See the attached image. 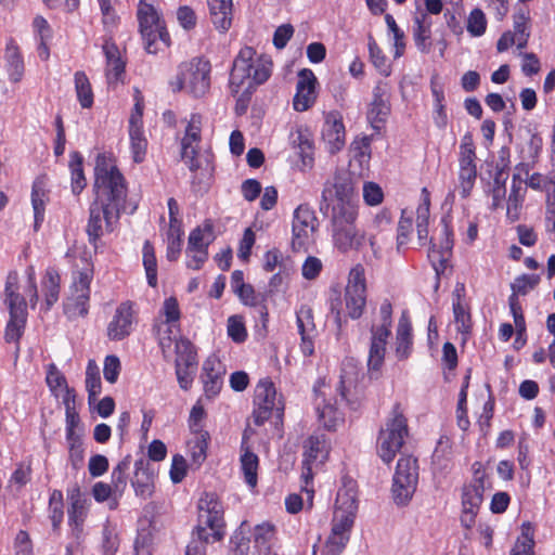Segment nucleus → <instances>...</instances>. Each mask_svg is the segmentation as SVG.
I'll return each mask as SVG.
<instances>
[{
	"label": "nucleus",
	"instance_id": "1",
	"mask_svg": "<svg viewBox=\"0 0 555 555\" xmlns=\"http://www.w3.org/2000/svg\"><path fill=\"white\" fill-rule=\"evenodd\" d=\"M197 508V526L185 555H206V545L220 541L224 535V508L218 495L205 492L198 500Z\"/></svg>",
	"mask_w": 555,
	"mask_h": 555
},
{
	"label": "nucleus",
	"instance_id": "2",
	"mask_svg": "<svg viewBox=\"0 0 555 555\" xmlns=\"http://www.w3.org/2000/svg\"><path fill=\"white\" fill-rule=\"evenodd\" d=\"M273 63L269 55L257 54L251 47H244L235 56L229 78L232 94H237L245 85L259 87L272 74Z\"/></svg>",
	"mask_w": 555,
	"mask_h": 555
},
{
	"label": "nucleus",
	"instance_id": "3",
	"mask_svg": "<svg viewBox=\"0 0 555 555\" xmlns=\"http://www.w3.org/2000/svg\"><path fill=\"white\" fill-rule=\"evenodd\" d=\"M94 202L117 210L125 208L127 184L119 169L105 154H99L94 167Z\"/></svg>",
	"mask_w": 555,
	"mask_h": 555
},
{
	"label": "nucleus",
	"instance_id": "4",
	"mask_svg": "<svg viewBox=\"0 0 555 555\" xmlns=\"http://www.w3.org/2000/svg\"><path fill=\"white\" fill-rule=\"evenodd\" d=\"M211 65L203 57H193L178 66L175 78L169 82L173 92L184 91L193 98H203L210 89Z\"/></svg>",
	"mask_w": 555,
	"mask_h": 555
},
{
	"label": "nucleus",
	"instance_id": "5",
	"mask_svg": "<svg viewBox=\"0 0 555 555\" xmlns=\"http://www.w3.org/2000/svg\"><path fill=\"white\" fill-rule=\"evenodd\" d=\"M408 435V421L403 415L400 403H396L377 438V454L385 464L392 462L403 447Z\"/></svg>",
	"mask_w": 555,
	"mask_h": 555
},
{
	"label": "nucleus",
	"instance_id": "6",
	"mask_svg": "<svg viewBox=\"0 0 555 555\" xmlns=\"http://www.w3.org/2000/svg\"><path fill=\"white\" fill-rule=\"evenodd\" d=\"M140 33L147 53L155 54L158 51V41L168 47L170 37L152 4L140 1L138 8Z\"/></svg>",
	"mask_w": 555,
	"mask_h": 555
},
{
	"label": "nucleus",
	"instance_id": "7",
	"mask_svg": "<svg viewBox=\"0 0 555 555\" xmlns=\"http://www.w3.org/2000/svg\"><path fill=\"white\" fill-rule=\"evenodd\" d=\"M417 482V460L412 456H401L397 463L391 489L396 504L406 505L416 490Z\"/></svg>",
	"mask_w": 555,
	"mask_h": 555
},
{
	"label": "nucleus",
	"instance_id": "8",
	"mask_svg": "<svg viewBox=\"0 0 555 555\" xmlns=\"http://www.w3.org/2000/svg\"><path fill=\"white\" fill-rule=\"evenodd\" d=\"M255 409L253 411V420L257 426L263 425L275 412L281 417L284 405L281 399L276 398V390L273 383L268 379H260L255 388L254 397Z\"/></svg>",
	"mask_w": 555,
	"mask_h": 555
},
{
	"label": "nucleus",
	"instance_id": "9",
	"mask_svg": "<svg viewBox=\"0 0 555 555\" xmlns=\"http://www.w3.org/2000/svg\"><path fill=\"white\" fill-rule=\"evenodd\" d=\"M345 306L347 315L352 320L363 314L366 306V281L362 264L354 266L349 272L345 288Z\"/></svg>",
	"mask_w": 555,
	"mask_h": 555
},
{
	"label": "nucleus",
	"instance_id": "10",
	"mask_svg": "<svg viewBox=\"0 0 555 555\" xmlns=\"http://www.w3.org/2000/svg\"><path fill=\"white\" fill-rule=\"evenodd\" d=\"M91 280L92 270L89 268L74 272L70 296L64 305V312L69 319L88 314Z\"/></svg>",
	"mask_w": 555,
	"mask_h": 555
},
{
	"label": "nucleus",
	"instance_id": "11",
	"mask_svg": "<svg viewBox=\"0 0 555 555\" xmlns=\"http://www.w3.org/2000/svg\"><path fill=\"white\" fill-rule=\"evenodd\" d=\"M120 218V210L92 202L89 208L87 234L89 243L98 248V242L104 232H113Z\"/></svg>",
	"mask_w": 555,
	"mask_h": 555
},
{
	"label": "nucleus",
	"instance_id": "12",
	"mask_svg": "<svg viewBox=\"0 0 555 555\" xmlns=\"http://www.w3.org/2000/svg\"><path fill=\"white\" fill-rule=\"evenodd\" d=\"M485 476L480 466L475 468L473 480L463 488L461 522L465 528H472L475 524L476 515L483 500Z\"/></svg>",
	"mask_w": 555,
	"mask_h": 555
},
{
	"label": "nucleus",
	"instance_id": "13",
	"mask_svg": "<svg viewBox=\"0 0 555 555\" xmlns=\"http://www.w3.org/2000/svg\"><path fill=\"white\" fill-rule=\"evenodd\" d=\"M314 211L307 205H299L294 211L292 247L295 251L307 250L313 242V234L318 228Z\"/></svg>",
	"mask_w": 555,
	"mask_h": 555
},
{
	"label": "nucleus",
	"instance_id": "14",
	"mask_svg": "<svg viewBox=\"0 0 555 555\" xmlns=\"http://www.w3.org/2000/svg\"><path fill=\"white\" fill-rule=\"evenodd\" d=\"M330 198L331 188L327 186L322 191L320 211L325 218L330 219L331 229L357 221L358 203H330Z\"/></svg>",
	"mask_w": 555,
	"mask_h": 555
},
{
	"label": "nucleus",
	"instance_id": "15",
	"mask_svg": "<svg viewBox=\"0 0 555 555\" xmlns=\"http://www.w3.org/2000/svg\"><path fill=\"white\" fill-rule=\"evenodd\" d=\"M67 500L69 502L67 509L68 526L73 530V534L79 538V534L83 531V524L89 513L91 500L77 483L67 489Z\"/></svg>",
	"mask_w": 555,
	"mask_h": 555
},
{
	"label": "nucleus",
	"instance_id": "16",
	"mask_svg": "<svg viewBox=\"0 0 555 555\" xmlns=\"http://www.w3.org/2000/svg\"><path fill=\"white\" fill-rule=\"evenodd\" d=\"M135 322L133 305L130 301L121 302L107 324L106 335L109 340L120 341L133 331Z\"/></svg>",
	"mask_w": 555,
	"mask_h": 555
},
{
	"label": "nucleus",
	"instance_id": "17",
	"mask_svg": "<svg viewBox=\"0 0 555 555\" xmlns=\"http://www.w3.org/2000/svg\"><path fill=\"white\" fill-rule=\"evenodd\" d=\"M302 477L308 483L312 479V464H322L328 455V446L325 435L313 434L304 442Z\"/></svg>",
	"mask_w": 555,
	"mask_h": 555
},
{
	"label": "nucleus",
	"instance_id": "18",
	"mask_svg": "<svg viewBox=\"0 0 555 555\" xmlns=\"http://www.w3.org/2000/svg\"><path fill=\"white\" fill-rule=\"evenodd\" d=\"M317 77L309 68H304L298 73L296 93L293 99L294 109L305 112L309 109L317 100Z\"/></svg>",
	"mask_w": 555,
	"mask_h": 555
},
{
	"label": "nucleus",
	"instance_id": "19",
	"mask_svg": "<svg viewBox=\"0 0 555 555\" xmlns=\"http://www.w3.org/2000/svg\"><path fill=\"white\" fill-rule=\"evenodd\" d=\"M390 114L389 91L387 83L379 82L373 89V100L367 112V119L375 130H379Z\"/></svg>",
	"mask_w": 555,
	"mask_h": 555
},
{
	"label": "nucleus",
	"instance_id": "20",
	"mask_svg": "<svg viewBox=\"0 0 555 555\" xmlns=\"http://www.w3.org/2000/svg\"><path fill=\"white\" fill-rule=\"evenodd\" d=\"M224 374L225 367L217 356L211 354L204 361L202 380L205 395L208 398H212L219 393L223 384Z\"/></svg>",
	"mask_w": 555,
	"mask_h": 555
},
{
	"label": "nucleus",
	"instance_id": "21",
	"mask_svg": "<svg viewBox=\"0 0 555 555\" xmlns=\"http://www.w3.org/2000/svg\"><path fill=\"white\" fill-rule=\"evenodd\" d=\"M334 246L341 253L359 250L365 241L366 234L357 228L356 222L332 229Z\"/></svg>",
	"mask_w": 555,
	"mask_h": 555
},
{
	"label": "nucleus",
	"instance_id": "22",
	"mask_svg": "<svg viewBox=\"0 0 555 555\" xmlns=\"http://www.w3.org/2000/svg\"><path fill=\"white\" fill-rule=\"evenodd\" d=\"M331 188L330 203H358L354 184L350 172L337 171L332 182H326L324 189Z\"/></svg>",
	"mask_w": 555,
	"mask_h": 555
},
{
	"label": "nucleus",
	"instance_id": "23",
	"mask_svg": "<svg viewBox=\"0 0 555 555\" xmlns=\"http://www.w3.org/2000/svg\"><path fill=\"white\" fill-rule=\"evenodd\" d=\"M390 334L386 330H375L373 325L371 328V344L367 357V370L373 376L377 373L384 364L387 339Z\"/></svg>",
	"mask_w": 555,
	"mask_h": 555
},
{
	"label": "nucleus",
	"instance_id": "24",
	"mask_svg": "<svg viewBox=\"0 0 555 555\" xmlns=\"http://www.w3.org/2000/svg\"><path fill=\"white\" fill-rule=\"evenodd\" d=\"M103 53L106 59L105 76L109 85L116 83L121 80L125 73V62L120 56V52L112 38H105L103 46Z\"/></svg>",
	"mask_w": 555,
	"mask_h": 555
},
{
	"label": "nucleus",
	"instance_id": "25",
	"mask_svg": "<svg viewBox=\"0 0 555 555\" xmlns=\"http://www.w3.org/2000/svg\"><path fill=\"white\" fill-rule=\"evenodd\" d=\"M149 462L140 459L134 463V474L131 479V486L138 496L147 499L154 492L153 474L150 472Z\"/></svg>",
	"mask_w": 555,
	"mask_h": 555
},
{
	"label": "nucleus",
	"instance_id": "26",
	"mask_svg": "<svg viewBox=\"0 0 555 555\" xmlns=\"http://www.w3.org/2000/svg\"><path fill=\"white\" fill-rule=\"evenodd\" d=\"M323 140L327 143L331 153H336L345 145V126L341 118L330 114L322 129Z\"/></svg>",
	"mask_w": 555,
	"mask_h": 555
},
{
	"label": "nucleus",
	"instance_id": "27",
	"mask_svg": "<svg viewBox=\"0 0 555 555\" xmlns=\"http://www.w3.org/2000/svg\"><path fill=\"white\" fill-rule=\"evenodd\" d=\"M442 234L443 240L441 241L439 248L437 249L436 244H433V247L428 254V257L433 262L434 269L436 271L438 281L440 273H442L446 269L448 256L453 247L452 232L447 223H443Z\"/></svg>",
	"mask_w": 555,
	"mask_h": 555
},
{
	"label": "nucleus",
	"instance_id": "28",
	"mask_svg": "<svg viewBox=\"0 0 555 555\" xmlns=\"http://www.w3.org/2000/svg\"><path fill=\"white\" fill-rule=\"evenodd\" d=\"M464 284H457L452 294L454 322L459 333L469 335L472 331V317L468 308L462 302Z\"/></svg>",
	"mask_w": 555,
	"mask_h": 555
},
{
	"label": "nucleus",
	"instance_id": "29",
	"mask_svg": "<svg viewBox=\"0 0 555 555\" xmlns=\"http://www.w3.org/2000/svg\"><path fill=\"white\" fill-rule=\"evenodd\" d=\"M431 20L426 13L414 17L413 39L417 50L422 53H429L431 49Z\"/></svg>",
	"mask_w": 555,
	"mask_h": 555
},
{
	"label": "nucleus",
	"instance_id": "30",
	"mask_svg": "<svg viewBox=\"0 0 555 555\" xmlns=\"http://www.w3.org/2000/svg\"><path fill=\"white\" fill-rule=\"evenodd\" d=\"M208 7L216 28L228 30L232 22V0H208Z\"/></svg>",
	"mask_w": 555,
	"mask_h": 555
},
{
	"label": "nucleus",
	"instance_id": "31",
	"mask_svg": "<svg viewBox=\"0 0 555 555\" xmlns=\"http://www.w3.org/2000/svg\"><path fill=\"white\" fill-rule=\"evenodd\" d=\"M163 313L166 318L165 325L167 326L166 333H172V327L175 326V323H177L180 320V309L178 301L175 297H169L164 301L163 305ZM164 324L156 325L155 328L157 331V335L159 336V345L162 347L169 346L171 343L170 336L165 337L162 336L160 331Z\"/></svg>",
	"mask_w": 555,
	"mask_h": 555
},
{
	"label": "nucleus",
	"instance_id": "32",
	"mask_svg": "<svg viewBox=\"0 0 555 555\" xmlns=\"http://www.w3.org/2000/svg\"><path fill=\"white\" fill-rule=\"evenodd\" d=\"M248 439L247 431H244L243 441H242V455H241V467L245 477V481L250 487H256L257 485V470L259 465L258 456L249 450L246 446V440Z\"/></svg>",
	"mask_w": 555,
	"mask_h": 555
},
{
	"label": "nucleus",
	"instance_id": "33",
	"mask_svg": "<svg viewBox=\"0 0 555 555\" xmlns=\"http://www.w3.org/2000/svg\"><path fill=\"white\" fill-rule=\"evenodd\" d=\"M48 195L42 180H35L31 189V205L34 209L35 223L34 228L37 231L44 220L46 204Z\"/></svg>",
	"mask_w": 555,
	"mask_h": 555
},
{
	"label": "nucleus",
	"instance_id": "34",
	"mask_svg": "<svg viewBox=\"0 0 555 555\" xmlns=\"http://www.w3.org/2000/svg\"><path fill=\"white\" fill-rule=\"evenodd\" d=\"M130 455H127L116 465V467L113 468L109 486L114 491L115 502L111 505V508H115L117 506L116 500L124 494L127 488V470L130 467Z\"/></svg>",
	"mask_w": 555,
	"mask_h": 555
},
{
	"label": "nucleus",
	"instance_id": "35",
	"mask_svg": "<svg viewBox=\"0 0 555 555\" xmlns=\"http://www.w3.org/2000/svg\"><path fill=\"white\" fill-rule=\"evenodd\" d=\"M359 380L358 367L352 359H347L343 362L340 380L337 387L341 399L347 400L348 392L357 386Z\"/></svg>",
	"mask_w": 555,
	"mask_h": 555
},
{
	"label": "nucleus",
	"instance_id": "36",
	"mask_svg": "<svg viewBox=\"0 0 555 555\" xmlns=\"http://www.w3.org/2000/svg\"><path fill=\"white\" fill-rule=\"evenodd\" d=\"M15 276H9L5 284V302L9 306L10 315L27 317V304L25 298L13 289Z\"/></svg>",
	"mask_w": 555,
	"mask_h": 555
},
{
	"label": "nucleus",
	"instance_id": "37",
	"mask_svg": "<svg viewBox=\"0 0 555 555\" xmlns=\"http://www.w3.org/2000/svg\"><path fill=\"white\" fill-rule=\"evenodd\" d=\"M412 350L411 325L408 321L400 320L396 335V356L399 360L409 358Z\"/></svg>",
	"mask_w": 555,
	"mask_h": 555
},
{
	"label": "nucleus",
	"instance_id": "38",
	"mask_svg": "<svg viewBox=\"0 0 555 555\" xmlns=\"http://www.w3.org/2000/svg\"><path fill=\"white\" fill-rule=\"evenodd\" d=\"M7 70L9 73L10 80L13 82L21 81L24 75V62L18 51V48L14 44H8L5 49Z\"/></svg>",
	"mask_w": 555,
	"mask_h": 555
},
{
	"label": "nucleus",
	"instance_id": "39",
	"mask_svg": "<svg viewBox=\"0 0 555 555\" xmlns=\"http://www.w3.org/2000/svg\"><path fill=\"white\" fill-rule=\"evenodd\" d=\"M86 389L90 404L96 400L102 390L100 370L96 362L92 359L88 361L86 369Z\"/></svg>",
	"mask_w": 555,
	"mask_h": 555
},
{
	"label": "nucleus",
	"instance_id": "40",
	"mask_svg": "<svg viewBox=\"0 0 555 555\" xmlns=\"http://www.w3.org/2000/svg\"><path fill=\"white\" fill-rule=\"evenodd\" d=\"M129 138L133 160L135 163L143 162L146 153L147 141L144 137L142 127H137L133 120L129 125Z\"/></svg>",
	"mask_w": 555,
	"mask_h": 555
},
{
	"label": "nucleus",
	"instance_id": "41",
	"mask_svg": "<svg viewBox=\"0 0 555 555\" xmlns=\"http://www.w3.org/2000/svg\"><path fill=\"white\" fill-rule=\"evenodd\" d=\"M82 162L83 158L79 152H73L70 154L69 168L72 172V191L74 194H79L87 185Z\"/></svg>",
	"mask_w": 555,
	"mask_h": 555
},
{
	"label": "nucleus",
	"instance_id": "42",
	"mask_svg": "<svg viewBox=\"0 0 555 555\" xmlns=\"http://www.w3.org/2000/svg\"><path fill=\"white\" fill-rule=\"evenodd\" d=\"M528 23V12L520 9L514 15V33H512L515 37L516 46L518 49H524L528 43V39L530 37Z\"/></svg>",
	"mask_w": 555,
	"mask_h": 555
},
{
	"label": "nucleus",
	"instance_id": "43",
	"mask_svg": "<svg viewBox=\"0 0 555 555\" xmlns=\"http://www.w3.org/2000/svg\"><path fill=\"white\" fill-rule=\"evenodd\" d=\"M60 275L53 270H48L42 282L44 292L46 310H49L57 300L60 294Z\"/></svg>",
	"mask_w": 555,
	"mask_h": 555
},
{
	"label": "nucleus",
	"instance_id": "44",
	"mask_svg": "<svg viewBox=\"0 0 555 555\" xmlns=\"http://www.w3.org/2000/svg\"><path fill=\"white\" fill-rule=\"evenodd\" d=\"M75 89L80 105L83 108H90L93 104V92L90 81L83 72L75 73Z\"/></svg>",
	"mask_w": 555,
	"mask_h": 555
},
{
	"label": "nucleus",
	"instance_id": "45",
	"mask_svg": "<svg viewBox=\"0 0 555 555\" xmlns=\"http://www.w3.org/2000/svg\"><path fill=\"white\" fill-rule=\"evenodd\" d=\"M142 251L147 283L150 286L155 287L157 285V260L154 246L150 241L144 242Z\"/></svg>",
	"mask_w": 555,
	"mask_h": 555
},
{
	"label": "nucleus",
	"instance_id": "46",
	"mask_svg": "<svg viewBox=\"0 0 555 555\" xmlns=\"http://www.w3.org/2000/svg\"><path fill=\"white\" fill-rule=\"evenodd\" d=\"M296 324L299 335H315L317 328L312 308L308 305H301L296 311Z\"/></svg>",
	"mask_w": 555,
	"mask_h": 555
},
{
	"label": "nucleus",
	"instance_id": "47",
	"mask_svg": "<svg viewBox=\"0 0 555 555\" xmlns=\"http://www.w3.org/2000/svg\"><path fill=\"white\" fill-rule=\"evenodd\" d=\"M358 511V500L356 491L352 488H344L337 492L336 511L356 516Z\"/></svg>",
	"mask_w": 555,
	"mask_h": 555
},
{
	"label": "nucleus",
	"instance_id": "48",
	"mask_svg": "<svg viewBox=\"0 0 555 555\" xmlns=\"http://www.w3.org/2000/svg\"><path fill=\"white\" fill-rule=\"evenodd\" d=\"M176 352L177 359L176 364L179 363L180 366L186 367H196V351L194 350L193 345L188 339H180L176 343Z\"/></svg>",
	"mask_w": 555,
	"mask_h": 555
},
{
	"label": "nucleus",
	"instance_id": "49",
	"mask_svg": "<svg viewBox=\"0 0 555 555\" xmlns=\"http://www.w3.org/2000/svg\"><path fill=\"white\" fill-rule=\"evenodd\" d=\"M49 517L54 531L60 530L64 518V502L61 490H53L49 499Z\"/></svg>",
	"mask_w": 555,
	"mask_h": 555
},
{
	"label": "nucleus",
	"instance_id": "50",
	"mask_svg": "<svg viewBox=\"0 0 555 555\" xmlns=\"http://www.w3.org/2000/svg\"><path fill=\"white\" fill-rule=\"evenodd\" d=\"M477 168L473 137L466 133L460 145L459 168Z\"/></svg>",
	"mask_w": 555,
	"mask_h": 555
},
{
	"label": "nucleus",
	"instance_id": "51",
	"mask_svg": "<svg viewBox=\"0 0 555 555\" xmlns=\"http://www.w3.org/2000/svg\"><path fill=\"white\" fill-rule=\"evenodd\" d=\"M517 178L518 177L516 175L513 176V185L507 199L506 215L512 222L517 221L519 219V211L524 201V197L520 194L521 186L520 184L516 183Z\"/></svg>",
	"mask_w": 555,
	"mask_h": 555
},
{
	"label": "nucleus",
	"instance_id": "52",
	"mask_svg": "<svg viewBox=\"0 0 555 555\" xmlns=\"http://www.w3.org/2000/svg\"><path fill=\"white\" fill-rule=\"evenodd\" d=\"M235 294L238 296V298L244 305L259 308V312L261 314L263 322L267 321V307L262 304V300H260L259 296L256 295L255 289L250 284H246L245 286L240 288Z\"/></svg>",
	"mask_w": 555,
	"mask_h": 555
},
{
	"label": "nucleus",
	"instance_id": "53",
	"mask_svg": "<svg viewBox=\"0 0 555 555\" xmlns=\"http://www.w3.org/2000/svg\"><path fill=\"white\" fill-rule=\"evenodd\" d=\"M27 317L10 315V320L5 327L4 338L7 343H15L16 351L20 350L18 341L24 333Z\"/></svg>",
	"mask_w": 555,
	"mask_h": 555
},
{
	"label": "nucleus",
	"instance_id": "54",
	"mask_svg": "<svg viewBox=\"0 0 555 555\" xmlns=\"http://www.w3.org/2000/svg\"><path fill=\"white\" fill-rule=\"evenodd\" d=\"M207 232L209 234L212 233V224L210 221H206L204 227H197L190 233L186 254L190 255L194 249L198 248H208L209 241H204V233Z\"/></svg>",
	"mask_w": 555,
	"mask_h": 555
},
{
	"label": "nucleus",
	"instance_id": "55",
	"mask_svg": "<svg viewBox=\"0 0 555 555\" xmlns=\"http://www.w3.org/2000/svg\"><path fill=\"white\" fill-rule=\"evenodd\" d=\"M274 535V528L272 525L262 524L255 527L254 541L255 546L259 552H268L271 546V541Z\"/></svg>",
	"mask_w": 555,
	"mask_h": 555
},
{
	"label": "nucleus",
	"instance_id": "56",
	"mask_svg": "<svg viewBox=\"0 0 555 555\" xmlns=\"http://www.w3.org/2000/svg\"><path fill=\"white\" fill-rule=\"evenodd\" d=\"M477 178V168H459V188L463 198L470 195Z\"/></svg>",
	"mask_w": 555,
	"mask_h": 555
},
{
	"label": "nucleus",
	"instance_id": "57",
	"mask_svg": "<svg viewBox=\"0 0 555 555\" xmlns=\"http://www.w3.org/2000/svg\"><path fill=\"white\" fill-rule=\"evenodd\" d=\"M294 144L299 150V155L305 167H311L313 164V143L312 141L301 132H298L297 138L294 140Z\"/></svg>",
	"mask_w": 555,
	"mask_h": 555
},
{
	"label": "nucleus",
	"instance_id": "58",
	"mask_svg": "<svg viewBox=\"0 0 555 555\" xmlns=\"http://www.w3.org/2000/svg\"><path fill=\"white\" fill-rule=\"evenodd\" d=\"M227 331L229 337L237 344L244 343L247 338V331L241 317L231 315L228 319Z\"/></svg>",
	"mask_w": 555,
	"mask_h": 555
},
{
	"label": "nucleus",
	"instance_id": "59",
	"mask_svg": "<svg viewBox=\"0 0 555 555\" xmlns=\"http://www.w3.org/2000/svg\"><path fill=\"white\" fill-rule=\"evenodd\" d=\"M487 27V20L480 9H474L467 20V31L474 36L479 37L485 34Z\"/></svg>",
	"mask_w": 555,
	"mask_h": 555
},
{
	"label": "nucleus",
	"instance_id": "60",
	"mask_svg": "<svg viewBox=\"0 0 555 555\" xmlns=\"http://www.w3.org/2000/svg\"><path fill=\"white\" fill-rule=\"evenodd\" d=\"M428 220H429V199L428 197L425 199V204L421 205L417 209V218H416V230L417 236L421 244L428 236Z\"/></svg>",
	"mask_w": 555,
	"mask_h": 555
},
{
	"label": "nucleus",
	"instance_id": "61",
	"mask_svg": "<svg viewBox=\"0 0 555 555\" xmlns=\"http://www.w3.org/2000/svg\"><path fill=\"white\" fill-rule=\"evenodd\" d=\"M121 371V363L117 356L108 354L104 359L103 375L106 382L115 384Z\"/></svg>",
	"mask_w": 555,
	"mask_h": 555
},
{
	"label": "nucleus",
	"instance_id": "62",
	"mask_svg": "<svg viewBox=\"0 0 555 555\" xmlns=\"http://www.w3.org/2000/svg\"><path fill=\"white\" fill-rule=\"evenodd\" d=\"M369 54L373 65L384 75H389L386 57L372 36L369 37Z\"/></svg>",
	"mask_w": 555,
	"mask_h": 555
},
{
	"label": "nucleus",
	"instance_id": "63",
	"mask_svg": "<svg viewBox=\"0 0 555 555\" xmlns=\"http://www.w3.org/2000/svg\"><path fill=\"white\" fill-rule=\"evenodd\" d=\"M257 88L258 87L245 85L244 87L241 88V90L238 91L237 94H232L233 96L236 98V103H235V108H234L236 115L242 116V115L246 114V112L249 107L250 101H251V96Z\"/></svg>",
	"mask_w": 555,
	"mask_h": 555
},
{
	"label": "nucleus",
	"instance_id": "64",
	"mask_svg": "<svg viewBox=\"0 0 555 555\" xmlns=\"http://www.w3.org/2000/svg\"><path fill=\"white\" fill-rule=\"evenodd\" d=\"M348 541L349 534H335L334 532H332L325 545L326 555H340L344 548L346 547Z\"/></svg>",
	"mask_w": 555,
	"mask_h": 555
}]
</instances>
